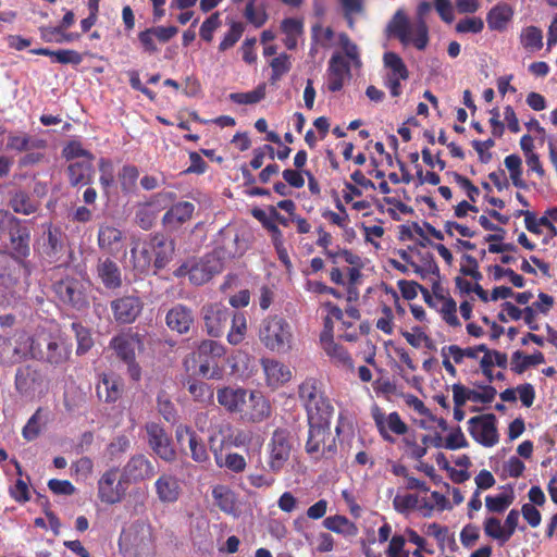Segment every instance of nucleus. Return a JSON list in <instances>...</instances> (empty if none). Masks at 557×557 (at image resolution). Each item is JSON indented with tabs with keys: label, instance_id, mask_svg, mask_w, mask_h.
Instances as JSON below:
<instances>
[{
	"label": "nucleus",
	"instance_id": "1",
	"mask_svg": "<svg viewBox=\"0 0 557 557\" xmlns=\"http://www.w3.org/2000/svg\"><path fill=\"white\" fill-rule=\"evenodd\" d=\"M73 345L60 331L38 329L32 335L30 359L52 371L64 372L72 361Z\"/></svg>",
	"mask_w": 557,
	"mask_h": 557
},
{
	"label": "nucleus",
	"instance_id": "2",
	"mask_svg": "<svg viewBox=\"0 0 557 557\" xmlns=\"http://www.w3.org/2000/svg\"><path fill=\"white\" fill-rule=\"evenodd\" d=\"M298 399L306 411L307 422L331 421L335 412L323 383L317 377H306L297 388Z\"/></svg>",
	"mask_w": 557,
	"mask_h": 557
},
{
	"label": "nucleus",
	"instance_id": "3",
	"mask_svg": "<svg viewBox=\"0 0 557 557\" xmlns=\"http://www.w3.org/2000/svg\"><path fill=\"white\" fill-rule=\"evenodd\" d=\"M143 346L141 335L132 330L116 334L109 343V348L127 366V373L135 382L141 379V368L136 361V350L143 349Z\"/></svg>",
	"mask_w": 557,
	"mask_h": 557
},
{
	"label": "nucleus",
	"instance_id": "4",
	"mask_svg": "<svg viewBox=\"0 0 557 557\" xmlns=\"http://www.w3.org/2000/svg\"><path fill=\"white\" fill-rule=\"evenodd\" d=\"M259 339L271 351L286 352L292 348V327L282 317H268L260 325Z\"/></svg>",
	"mask_w": 557,
	"mask_h": 557
},
{
	"label": "nucleus",
	"instance_id": "5",
	"mask_svg": "<svg viewBox=\"0 0 557 557\" xmlns=\"http://www.w3.org/2000/svg\"><path fill=\"white\" fill-rule=\"evenodd\" d=\"M308 423L306 453L313 459L332 458L337 451L336 438L331 437V421Z\"/></svg>",
	"mask_w": 557,
	"mask_h": 557
},
{
	"label": "nucleus",
	"instance_id": "6",
	"mask_svg": "<svg viewBox=\"0 0 557 557\" xmlns=\"http://www.w3.org/2000/svg\"><path fill=\"white\" fill-rule=\"evenodd\" d=\"M292 449L290 432L283 428L275 429L267 445L268 470L274 474L280 473L289 461Z\"/></svg>",
	"mask_w": 557,
	"mask_h": 557
},
{
	"label": "nucleus",
	"instance_id": "7",
	"mask_svg": "<svg viewBox=\"0 0 557 557\" xmlns=\"http://www.w3.org/2000/svg\"><path fill=\"white\" fill-rule=\"evenodd\" d=\"M176 194L173 191H160L152 195L149 200L136 206L134 221L144 231L151 230L158 219L159 212L174 202Z\"/></svg>",
	"mask_w": 557,
	"mask_h": 557
},
{
	"label": "nucleus",
	"instance_id": "8",
	"mask_svg": "<svg viewBox=\"0 0 557 557\" xmlns=\"http://www.w3.org/2000/svg\"><path fill=\"white\" fill-rule=\"evenodd\" d=\"M32 336L16 332L13 336H0V363L13 366L30 358Z\"/></svg>",
	"mask_w": 557,
	"mask_h": 557
},
{
	"label": "nucleus",
	"instance_id": "9",
	"mask_svg": "<svg viewBox=\"0 0 557 557\" xmlns=\"http://www.w3.org/2000/svg\"><path fill=\"white\" fill-rule=\"evenodd\" d=\"M52 288L59 300L64 305H69L77 310L88 306L86 288L82 281L74 276L66 275L54 280Z\"/></svg>",
	"mask_w": 557,
	"mask_h": 557
},
{
	"label": "nucleus",
	"instance_id": "10",
	"mask_svg": "<svg viewBox=\"0 0 557 557\" xmlns=\"http://www.w3.org/2000/svg\"><path fill=\"white\" fill-rule=\"evenodd\" d=\"M126 484L123 474L119 479V469L111 468L98 480V498L108 505L117 504L126 494Z\"/></svg>",
	"mask_w": 557,
	"mask_h": 557
},
{
	"label": "nucleus",
	"instance_id": "11",
	"mask_svg": "<svg viewBox=\"0 0 557 557\" xmlns=\"http://www.w3.org/2000/svg\"><path fill=\"white\" fill-rule=\"evenodd\" d=\"M148 445L151 450L162 460L173 462L176 459V450L172 437L165 429L156 422H148L145 425Z\"/></svg>",
	"mask_w": 557,
	"mask_h": 557
},
{
	"label": "nucleus",
	"instance_id": "12",
	"mask_svg": "<svg viewBox=\"0 0 557 557\" xmlns=\"http://www.w3.org/2000/svg\"><path fill=\"white\" fill-rule=\"evenodd\" d=\"M468 431L472 438L484 447H492L498 443L496 417L493 413L472 417L468 421Z\"/></svg>",
	"mask_w": 557,
	"mask_h": 557
},
{
	"label": "nucleus",
	"instance_id": "13",
	"mask_svg": "<svg viewBox=\"0 0 557 557\" xmlns=\"http://www.w3.org/2000/svg\"><path fill=\"white\" fill-rule=\"evenodd\" d=\"M198 355L201 360L199 372L209 379H220L221 369L214 360L225 355V347L215 341L205 339L198 346Z\"/></svg>",
	"mask_w": 557,
	"mask_h": 557
},
{
	"label": "nucleus",
	"instance_id": "14",
	"mask_svg": "<svg viewBox=\"0 0 557 557\" xmlns=\"http://www.w3.org/2000/svg\"><path fill=\"white\" fill-rule=\"evenodd\" d=\"M110 308L119 324H131L140 315L144 302L136 295H124L112 300Z\"/></svg>",
	"mask_w": 557,
	"mask_h": 557
},
{
	"label": "nucleus",
	"instance_id": "15",
	"mask_svg": "<svg viewBox=\"0 0 557 557\" xmlns=\"http://www.w3.org/2000/svg\"><path fill=\"white\" fill-rule=\"evenodd\" d=\"M373 420L382 438L388 443H394L395 438L389 432L396 435H404L408 431V425L401 420L398 412H391L385 416L380 408H375L372 413Z\"/></svg>",
	"mask_w": 557,
	"mask_h": 557
},
{
	"label": "nucleus",
	"instance_id": "16",
	"mask_svg": "<svg viewBox=\"0 0 557 557\" xmlns=\"http://www.w3.org/2000/svg\"><path fill=\"white\" fill-rule=\"evenodd\" d=\"M126 483H137L154 476L153 463L143 454L132 456L122 470Z\"/></svg>",
	"mask_w": 557,
	"mask_h": 557
},
{
	"label": "nucleus",
	"instance_id": "17",
	"mask_svg": "<svg viewBox=\"0 0 557 557\" xmlns=\"http://www.w3.org/2000/svg\"><path fill=\"white\" fill-rule=\"evenodd\" d=\"M207 333L212 337L223 335L232 313L221 304H210L202 308Z\"/></svg>",
	"mask_w": 557,
	"mask_h": 557
},
{
	"label": "nucleus",
	"instance_id": "18",
	"mask_svg": "<svg viewBox=\"0 0 557 557\" xmlns=\"http://www.w3.org/2000/svg\"><path fill=\"white\" fill-rule=\"evenodd\" d=\"M350 75L349 62L341 53H334L326 70L327 89L332 92L342 90Z\"/></svg>",
	"mask_w": 557,
	"mask_h": 557
},
{
	"label": "nucleus",
	"instance_id": "19",
	"mask_svg": "<svg viewBox=\"0 0 557 557\" xmlns=\"http://www.w3.org/2000/svg\"><path fill=\"white\" fill-rule=\"evenodd\" d=\"M149 247L152 250L153 267L157 271L164 269L173 258L175 245L162 233L150 234Z\"/></svg>",
	"mask_w": 557,
	"mask_h": 557
},
{
	"label": "nucleus",
	"instance_id": "20",
	"mask_svg": "<svg viewBox=\"0 0 557 557\" xmlns=\"http://www.w3.org/2000/svg\"><path fill=\"white\" fill-rule=\"evenodd\" d=\"M387 37L397 38L404 46L413 45L414 32L406 12L398 9L386 25Z\"/></svg>",
	"mask_w": 557,
	"mask_h": 557
},
{
	"label": "nucleus",
	"instance_id": "21",
	"mask_svg": "<svg viewBox=\"0 0 557 557\" xmlns=\"http://www.w3.org/2000/svg\"><path fill=\"white\" fill-rule=\"evenodd\" d=\"M166 326L177 334H187L194 325L193 310L182 304L173 306L165 315Z\"/></svg>",
	"mask_w": 557,
	"mask_h": 557
},
{
	"label": "nucleus",
	"instance_id": "22",
	"mask_svg": "<svg viewBox=\"0 0 557 557\" xmlns=\"http://www.w3.org/2000/svg\"><path fill=\"white\" fill-rule=\"evenodd\" d=\"M248 392L243 387L225 386L216 392L220 406L231 413L242 412L247 403Z\"/></svg>",
	"mask_w": 557,
	"mask_h": 557
},
{
	"label": "nucleus",
	"instance_id": "23",
	"mask_svg": "<svg viewBox=\"0 0 557 557\" xmlns=\"http://www.w3.org/2000/svg\"><path fill=\"white\" fill-rule=\"evenodd\" d=\"M220 270V262L214 257L206 256L193 264L186 273L190 283L199 286L209 282Z\"/></svg>",
	"mask_w": 557,
	"mask_h": 557
},
{
	"label": "nucleus",
	"instance_id": "24",
	"mask_svg": "<svg viewBox=\"0 0 557 557\" xmlns=\"http://www.w3.org/2000/svg\"><path fill=\"white\" fill-rule=\"evenodd\" d=\"M40 371L34 366L18 367L15 373V388L21 395H32L41 385Z\"/></svg>",
	"mask_w": 557,
	"mask_h": 557
},
{
	"label": "nucleus",
	"instance_id": "25",
	"mask_svg": "<svg viewBox=\"0 0 557 557\" xmlns=\"http://www.w3.org/2000/svg\"><path fill=\"white\" fill-rule=\"evenodd\" d=\"M261 366L265 374L267 385L272 388L284 385L293 376L290 369L276 359L263 358L261 359Z\"/></svg>",
	"mask_w": 557,
	"mask_h": 557
},
{
	"label": "nucleus",
	"instance_id": "26",
	"mask_svg": "<svg viewBox=\"0 0 557 557\" xmlns=\"http://www.w3.org/2000/svg\"><path fill=\"white\" fill-rule=\"evenodd\" d=\"M320 342L323 350L330 357L333 363L346 369L354 368L352 359L349 352L343 345H339L334 342L332 334H330L329 332H322L320 336Z\"/></svg>",
	"mask_w": 557,
	"mask_h": 557
},
{
	"label": "nucleus",
	"instance_id": "27",
	"mask_svg": "<svg viewBox=\"0 0 557 557\" xmlns=\"http://www.w3.org/2000/svg\"><path fill=\"white\" fill-rule=\"evenodd\" d=\"M96 273L107 289H117L122 286V271L111 258H100L96 265Z\"/></svg>",
	"mask_w": 557,
	"mask_h": 557
},
{
	"label": "nucleus",
	"instance_id": "28",
	"mask_svg": "<svg viewBox=\"0 0 557 557\" xmlns=\"http://www.w3.org/2000/svg\"><path fill=\"white\" fill-rule=\"evenodd\" d=\"M149 237L144 242H135L131 248V262L133 271L137 274H146L153 265L152 250H150Z\"/></svg>",
	"mask_w": 557,
	"mask_h": 557
},
{
	"label": "nucleus",
	"instance_id": "29",
	"mask_svg": "<svg viewBox=\"0 0 557 557\" xmlns=\"http://www.w3.org/2000/svg\"><path fill=\"white\" fill-rule=\"evenodd\" d=\"M10 240L12 245V255L15 259H24L29 256V240H30V232L29 230L22 224L20 220L17 225L11 227L9 231Z\"/></svg>",
	"mask_w": 557,
	"mask_h": 557
},
{
	"label": "nucleus",
	"instance_id": "30",
	"mask_svg": "<svg viewBox=\"0 0 557 557\" xmlns=\"http://www.w3.org/2000/svg\"><path fill=\"white\" fill-rule=\"evenodd\" d=\"M97 395L106 403H115L123 392L122 380L114 374H101L96 387Z\"/></svg>",
	"mask_w": 557,
	"mask_h": 557
},
{
	"label": "nucleus",
	"instance_id": "31",
	"mask_svg": "<svg viewBox=\"0 0 557 557\" xmlns=\"http://www.w3.org/2000/svg\"><path fill=\"white\" fill-rule=\"evenodd\" d=\"M170 209L164 213L162 223L165 226H178L193 218L195 205L190 201H178L171 203Z\"/></svg>",
	"mask_w": 557,
	"mask_h": 557
},
{
	"label": "nucleus",
	"instance_id": "32",
	"mask_svg": "<svg viewBox=\"0 0 557 557\" xmlns=\"http://www.w3.org/2000/svg\"><path fill=\"white\" fill-rule=\"evenodd\" d=\"M65 235L60 227L49 226L47 239L42 244V253L50 261L55 262L64 251Z\"/></svg>",
	"mask_w": 557,
	"mask_h": 557
},
{
	"label": "nucleus",
	"instance_id": "33",
	"mask_svg": "<svg viewBox=\"0 0 557 557\" xmlns=\"http://www.w3.org/2000/svg\"><path fill=\"white\" fill-rule=\"evenodd\" d=\"M432 5L428 1H422L417 8V22L413 24L414 40L413 46L418 50H424L429 44V28L424 16L431 11Z\"/></svg>",
	"mask_w": 557,
	"mask_h": 557
},
{
	"label": "nucleus",
	"instance_id": "34",
	"mask_svg": "<svg viewBox=\"0 0 557 557\" xmlns=\"http://www.w3.org/2000/svg\"><path fill=\"white\" fill-rule=\"evenodd\" d=\"M156 493L162 503H174L178 499L181 487L178 480L171 474H162L154 482Z\"/></svg>",
	"mask_w": 557,
	"mask_h": 557
},
{
	"label": "nucleus",
	"instance_id": "35",
	"mask_svg": "<svg viewBox=\"0 0 557 557\" xmlns=\"http://www.w3.org/2000/svg\"><path fill=\"white\" fill-rule=\"evenodd\" d=\"M94 160L71 162L67 166L69 182L72 186L89 185L94 175Z\"/></svg>",
	"mask_w": 557,
	"mask_h": 557
},
{
	"label": "nucleus",
	"instance_id": "36",
	"mask_svg": "<svg viewBox=\"0 0 557 557\" xmlns=\"http://www.w3.org/2000/svg\"><path fill=\"white\" fill-rule=\"evenodd\" d=\"M515 14L513 9L507 3H498L486 15V22L492 30L503 32Z\"/></svg>",
	"mask_w": 557,
	"mask_h": 557
},
{
	"label": "nucleus",
	"instance_id": "37",
	"mask_svg": "<svg viewBox=\"0 0 557 557\" xmlns=\"http://www.w3.org/2000/svg\"><path fill=\"white\" fill-rule=\"evenodd\" d=\"M9 205L15 213L24 215L35 213L39 209V201L34 199L29 193L25 190L13 191Z\"/></svg>",
	"mask_w": 557,
	"mask_h": 557
},
{
	"label": "nucleus",
	"instance_id": "38",
	"mask_svg": "<svg viewBox=\"0 0 557 557\" xmlns=\"http://www.w3.org/2000/svg\"><path fill=\"white\" fill-rule=\"evenodd\" d=\"M249 403H250V411H249V420L252 422H261L264 419L269 418L271 414V405L270 401L262 395V393L257 391H251L249 393Z\"/></svg>",
	"mask_w": 557,
	"mask_h": 557
},
{
	"label": "nucleus",
	"instance_id": "39",
	"mask_svg": "<svg viewBox=\"0 0 557 557\" xmlns=\"http://www.w3.org/2000/svg\"><path fill=\"white\" fill-rule=\"evenodd\" d=\"M45 146L44 140L32 139V137L24 132L10 133L8 135L7 149L16 152H24L30 149H38Z\"/></svg>",
	"mask_w": 557,
	"mask_h": 557
},
{
	"label": "nucleus",
	"instance_id": "40",
	"mask_svg": "<svg viewBox=\"0 0 557 557\" xmlns=\"http://www.w3.org/2000/svg\"><path fill=\"white\" fill-rule=\"evenodd\" d=\"M545 362L543 352L535 351L532 355H524L517 350L511 355V370L517 374H522L529 367L539 366Z\"/></svg>",
	"mask_w": 557,
	"mask_h": 557
},
{
	"label": "nucleus",
	"instance_id": "41",
	"mask_svg": "<svg viewBox=\"0 0 557 557\" xmlns=\"http://www.w3.org/2000/svg\"><path fill=\"white\" fill-rule=\"evenodd\" d=\"M213 440L214 438L211 436L210 444H211V450L214 455L215 463L219 467H226L228 470H231L235 473L243 472L246 469V460H245L244 456L240 454H237V453H231L225 456L224 461H223L221 450H218L216 448L213 447V444H212Z\"/></svg>",
	"mask_w": 557,
	"mask_h": 557
},
{
	"label": "nucleus",
	"instance_id": "42",
	"mask_svg": "<svg viewBox=\"0 0 557 557\" xmlns=\"http://www.w3.org/2000/svg\"><path fill=\"white\" fill-rule=\"evenodd\" d=\"M515 500V493L511 485L507 491L498 495H488L485 497V507L490 512L503 513Z\"/></svg>",
	"mask_w": 557,
	"mask_h": 557
},
{
	"label": "nucleus",
	"instance_id": "43",
	"mask_svg": "<svg viewBox=\"0 0 557 557\" xmlns=\"http://www.w3.org/2000/svg\"><path fill=\"white\" fill-rule=\"evenodd\" d=\"M139 178V170L137 166L132 164H125L117 173V181L121 187V191L124 195L133 194L137 187V181Z\"/></svg>",
	"mask_w": 557,
	"mask_h": 557
},
{
	"label": "nucleus",
	"instance_id": "44",
	"mask_svg": "<svg viewBox=\"0 0 557 557\" xmlns=\"http://www.w3.org/2000/svg\"><path fill=\"white\" fill-rule=\"evenodd\" d=\"M521 46L530 52L539 51L543 48V32L537 26H527L520 33Z\"/></svg>",
	"mask_w": 557,
	"mask_h": 557
},
{
	"label": "nucleus",
	"instance_id": "45",
	"mask_svg": "<svg viewBox=\"0 0 557 557\" xmlns=\"http://www.w3.org/2000/svg\"><path fill=\"white\" fill-rule=\"evenodd\" d=\"M122 232L110 225H101L98 231V246L100 249L112 252L114 246L122 242Z\"/></svg>",
	"mask_w": 557,
	"mask_h": 557
},
{
	"label": "nucleus",
	"instance_id": "46",
	"mask_svg": "<svg viewBox=\"0 0 557 557\" xmlns=\"http://www.w3.org/2000/svg\"><path fill=\"white\" fill-rule=\"evenodd\" d=\"M215 505L225 513H235L236 498L234 493L224 485H218L212 491Z\"/></svg>",
	"mask_w": 557,
	"mask_h": 557
},
{
	"label": "nucleus",
	"instance_id": "47",
	"mask_svg": "<svg viewBox=\"0 0 557 557\" xmlns=\"http://www.w3.org/2000/svg\"><path fill=\"white\" fill-rule=\"evenodd\" d=\"M271 76L269 83L275 86L281 78L287 74L292 69L290 57L287 53H281L273 58L270 62Z\"/></svg>",
	"mask_w": 557,
	"mask_h": 557
},
{
	"label": "nucleus",
	"instance_id": "48",
	"mask_svg": "<svg viewBox=\"0 0 557 557\" xmlns=\"http://www.w3.org/2000/svg\"><path fill=\"white\" fill-rule=\"evenodd\" d=\"M232 325L227 333V342L231 345L240 344L246 336L247 332V320L244 313L237 312L231 317Z\"/></svg>",
	"mask_w": 557,
	"mask_h": 557
},
{
	"label": "nucleus",
	"instance_id": "49",
	"mask_svg": "<svg viewBox=\"0 0 557 557\" xmlns=\"http://www.w3.org/2000/svg\"><path fill=\"white\" fill-rule=\"evenodd\" d=\"M71 329L74 332L77 342L76 354L78 356L85 355L94 346L90 330L79 322H73L71 324Z\"/></svg>",
	"mask_w": 557,
	"mask_h": 557
},
{
	"label": "nucleus",
	"instance_id": "50",
	"mask_svg": "<svg viewBox=\"0 0 557 557\" xmlns=\"http://www.w3.org/2000/svg\"><path fill=\"white\" fill-rule=\"evenodd\" d=\"M385 66L389 70L386 76L403 77V81L408 79L409 71L404 63L403 59L395 52H385L383 57Z\"/></svg>",
	"mask_w": 557,
	"mask_h": 557
},
{
	"label": "nucleus",
	"instance_id": "51",
	"mask_svg": "<svg viewBox=\"0 0 557 557\" xmlns=\"http://www.w3.org/2000/svg\"><path fill=\"white\" fill-rule=\"evenodd\" d=\"M483 528L485 535L497 541L500 546L508 542L506 530L498 518L487 517L483 522Z\"/></svg>",
	"mask_w": 557,
	"mask_h": 557
},
{
	"label": "nucleus",
	"instance_id": "52",
	"mask_svg": "<svg viewBox=\"0 0 557 557\" xmlns=\"http://www.w3.org/2000/svg\"><path fill=\"white\" fill-rule=\"evenodd\" d=\"M438 285L436 284L434 286V295L437 299L443 301V306L441 309L443 320L450 326H460V321L456 314L457 311V305L456 301L453 298H445L443 295L438 294L435 288H437Z\"/></svg>",
	"mask_w": 557,
	"mask_h": 557
},
{
	"label": "nucleus",
	"instance_id": "53",
	"mask_svg": "<svg viewBox=\"0 0 557 557\" xmlns=\"http://www.w3.org/2000/svg\"><path fill=\"white\" fill-rule=\"evenodd\" d=\"M265 98V84L258 85L253 90L247 92H232L231 101L237 104H255Z\"/></svg>",
	"mask_w": 557,
	"mask_h": 557
},
{
	"label": "nucleus",
	"instance_id": "54",
	"mask_svg": "<svg viewBox=\"0 0 557 557\" xmlns=\"http://www.w3.org/2000/svg\"><path fill=\"white\" fill-rule=\"evenodd\" d=\"M252 215L262 224V226L271 234L272 242L277 240L283 237L282 231L278 228L275 223L274 218L271 213L268 215L261 209H255L252 211Z\"/></svg>",
	"mask_w": 557,
	"mask_h": 557
},
{
	"label": "nucleus",
	"instance_id": "55",
	"mask_svg": "<svg viewBox=\"0 0 557 557\" xmlns=\"http://www.w3.org/2000/svg\"><path fill=\"white\" fill-rule=\"evenodd\" d=\"M188 392L197 401H209L213 398V391L212 388L202 381H188Z\"/></svg>",
	"mask_w": 557,
	"mask_h": 557
},
{
	"label": "nucleus",
	"instance_id": "56",
	"mask_svg": "<svg viewBox=\"0 0 557 557\" xmlns=\"http://www.w3.org/2000/svg\"><path fill=\"white\" fill-rule=\"evenodd\" d=\"M190 458L198 463H205L209 460V454L205 442L197 435H191L188 442Z\"/></svg>",
	"mask_w": 557,
	"mask_h": 557
},
{
	"label": "nucleus",
	"instance_id": "57",
	"mask_svg": "<svg viewBox=\"0 0 557 557\" xmlns=\"http://www.w3.org/2000/svg\"><path fill=\"white\" fill-rule=\"evenodd\" d=\"M244 33V25L240 22H233L228 32L224 35L219 45L220 51H226L235 46Z\"/></svg>",
	"mask_w": 557,
	"mask_h": 557
},
{
	"label": "nucleus",
	"instance_id": "58",
	"mask_svg": "<svg viewBox=\"0 0 557 557\" xmlns=\"http://www.w3.org/2000/svg\"><path fill=\"white\" fill-rule=\"evenodd\" d=\"M157 408L159 413L168 421L173 422L176 418L174 404L165 392H160L157 397Z\"/></svg>",
	"mask_w": 557,
	"mask_h": 557
},
{
	"label": "nucleus",
	"instance_id": "59",
	"mask_svg": "<svg viewBox=\"0 0 557 557\" xmlns=\"http://www.w3.org/2000/svg\"><path fill=\"white\" fill-rule=\"evenodd\" d=\"M98 169L100 172L99 183L104 190H108L114 183L113 163L110 159L101 158Z\"/></svg>",
	"mask_w": 557,
	"mask_h": 557
},
{
	"label": "nucleus",
	"instance_id": "60",
	"mask_svg": "<svg viewBox=\"0 0 557 557\" xmlns=\"http://www.w3.org/2000/svg\"><path fill=\"white\" fill-rule=\"evenodd\" d=\"M62 154L66 160H73L76 158H84V160H94V154L84 149L79 141H70L62 150Z\"/></svg>",
	"mask_w": 557,
	"mask_h": 557
},
{
	"label": "nucleus",
	"instance_id": "61",
	"mask_svg": "<svg viewBox=\"0 0 557 557\" xmlns=\"http://www.w3.org/2000/svg\"><path fill=\"white\" fill-rule=\"evenodd\" d=\"M483 28H484L483 20L481 17H476V16L462 18L456 24V32L460 33V34H466V33L478 34V33H481L483 30Z\"/></svg>",
	"mask_w": 557,
	"mask_h": 557
},
{
	"label": "nucleus",
	"instance_id": "62",
	"mask_svg": "<svg viewBox=\"0 0 557 557\" xmlns=\"http://www.w3.org/2000/svg\"><path fill=\"white\" fill-rule=\"evenodd\" d=\"M129 446V438L126 435H119L108 445L107 451L111 459H115L125 454Z\"/></svg>",
	"mask_w": 557,
	"mask_h": 557
},
{
	"label": "nucleus",
	"instance_id": "63",
	"mask_svg": "<svg viewBox=\"0 0 557 557\" xmlns=\"http://www.w3.org/2000/svg\"><path fill=\"white\" fill-rule=\"evenodd\" d=\"M418 502V496L414 494L396 495L393 499V506L397 512L405 513L414 509Z\"/></svg>",
	"mask_w": 557,
	"mask_h": 557
},
{
	"label": "nucleus",
	"instance_id": "64",
	"mask_svg": "<svg viewBox=\"0 0 557 557\" xmlns=\"http://www.w3.org/2000/svg\"><path fill=\"white\" fill-rule=\"evenodd\" d=\"M220 26L219 13L211 14L200 26L199 35L205 41H211L214 30Z\"/></svg>",
	"mask_w": 557,
	"mask_h": 557
}]
</instances>
